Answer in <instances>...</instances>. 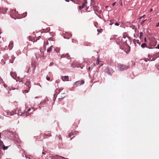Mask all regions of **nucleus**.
<instances>
[{
  "label": "nucleus",
  "mask_w": 159,
  "mask_h": 159,
  "mask_svg": "<svg viewBox=\"0 0 159 159\" xmlns=\"http://www.w3.org/2000/svg\"><path fill=\"white\" fill-rule=\"evenodd\" d=\"M117 67L119 70L120 71H123L128 69L129 68V66L119 64L118 65Z\"/></svg>",
  "instance_id": "nucleus-1"
},
{
  "label": "nucleus",
  "mask_w": 159,
  "mask_h": 159,
  "mask_svg": "<svg viewBox=\"0 0 159 159\" xmlns=\"http://www.w3.org/2000/svg\"><path fill=\"white\" fill-rule=\"evenodd\" d=\"M63 89H57L55 90V93L54 94V99H56V98L57 96V95L60 93H61L62 92Z\"/></svg>",
  "instance_id": "nucleus-2"
},
{
  "label": "nucleus",
  "mask_w": 159,
  "mask_h": 159,
  "mask_svg": "<svg viewBox=\"0 0 159 159\" xmlns=\"http://www.w3.org/2000/svg\"><path fill=\"white\" fill-rule=\"evenodd\" d=\"M104 71L110 75H111L114 72V70L112 68L108 67L106 68L104 70Z\"/></svg>",
  "instance_id": "nucleus-3"
},
{
  "label": "nucleus",
  "mask_w": 159,
  "mask_h": 159,
  "mask_svg": "<svg viewBox=\"0 0 159 159\" xmlns=\"http://www.w3.org/2000/svg\"><path fill=\"white\" fill-rule=\"evenodd\" d=\"M84 83V81L83 80L77 81L74 84V87H76L80 85L83 84Z\"/></svg>",
  "instance_id": "nucleus-4"
},
{
  "label": "nucleus",
  "mask_w": 159,
  "mask_h": 159,
  "mask_svg": "<svg viewBox=\"0 0 159 159\" xmlns=\"http://www.w3.org/2000/svg\"><path fill=\"white\" fill-rule=\"evenodd\" d=\"M157 43V41L155 39H153L149 43L150 45L151 46L154 47L155 46Z\"/></svg>",
  "instance_id": "nucleus-5"
},
{
  "label": "nucleus",
  "mask_w": 159,
  "mask_h": 159,
  "mask_svg": "<svg viewBox=\"0 0 159 159\" xmlns=\"http://www.w3.org/2000/svg\"><path fill=\"white\" fill-rule=\"evenodd\" d=\"M73 64L77 67H80L81 69L83 68V66L81 64L78 63L76 62H74L73 63Z\"/></svg>",
  "instance_id": "nucleus-6"
},
{
  "label": "nucleus",
  "mask_w": 159,
  "mask_h": 159,
  "mask_svg": "<svg viewBox=\"0 0 159 159\" xmlns=\"http://www.w3.org/2000/svg\"><path fill=\"white\" fill-rule=\"evenodd\" d=\"M25 85H26L28 88H27V89H28L29 90L30 89V88L31 86H30V81L29 80H27L26 81V82L25 84Z\"/></svg>",
  "instance_id": "nucleus-7"
},
{
  "label": "nucleus",
  "mask_w": 159,
  "mask_h": 159,
  "mask_svg": "<svg viewBox=\"0 0 159 159\" xmlns=\"http://www.w3.org/2000/svg\"><path fill=\"white\" fill-rule=\"evenodd\" d=\"M63 81H68L69 80V77L68 76H63L61 77Z\"/></svg>",
  "instance_id": "nucleus-8"
},
{
  "label": "nucleus",
  "mask_w": 159,
  "mask_h": 159,
  "mask_svg": "<svg viewBox=\"0 0 159 159\" xmlns=\"http://www.w3.org/2000/svg\"><path fill=\"white\" fill-rule=\"evenodd\" d=\"M87 3L86 1H84L83 3L82 4L81 6H80L79 7V9L80 10H81L84 7V6Z\"/></svg>",
  "instance_id": "nucleus-9"
},
{
  "label": "nucleus",
  "mask_w": 159,
  "mask_h": 159,
  "mask_svg": "<svg viewBox=\"0 0 159 159\" xmlns=\"http://www.w3.org/2000/svg\"><path fill=\"white\" fill-rule=\"evenodd\" d=\"M10 74L12 77L14 79H16V73L13 72H11L10 73Z\"/></svg>",
  "instance_id": "nucleus-10"
},
{
  "label": "nucleus",
  "mask_w": 159,
  "mask_h": 159,
  "mask_svg": "<svg viewBox=\"0 0 159 159\" xmlns=\"http://www.w3.org/2000/svg\"><path fill=\"white\" fill-rule=\"evenodd\" d=\"M72 36L70 34H68L67 33V35L66 34L64 36V37L65 39H69Z\"/></svg>",
  "instance_id": "nucleus-11"
},
{
  "label": "nucleus",
  "mask_w": 159,
  "mask_h": 159,
  "mask_svg": "<svg viewBox=\"0 0 159 159\" xmlns=\"http://www.w3.org/2000/svg\"><path fill=\"white\" fill-rule=\"evenodd\" d=\"M76 132L74 131L73 132H72L70 134L68 135V136L70 138L72 135H76Z\"/></svg>",
  "instance_id": "nucleus-12"
},
{
  "label": "nucleus",
  "mask_w": 159,
  "mask_h": 159,
  "mask_svg": "<svg viewBox=\"0 0 159 159\" xmlns=\"http://www.w3.org/2000/svg\"><path fill=\"white\" fill-rule=\"evenodd\" d=\"M148 57L149 59L148 61H152L155 60V59H154L153 57H152V56L150 54H148Z\"/></svg>",
  "instance_id": "nucleus-13"
},
{
  "label": "nucleus",
  "mask_w": 159,
  "mask_h": 159,
  "mask_svg": "<svg viewBox=\"0 0 159 159\" xmlns=\"http://www.w3.org/2000/svg\"><path fill=\"white\" fill-rule=\"evenodd\" d=\"M31 66L33 67V73L35 69L36 68V66L35 64L34 63H32L31 64Z\"/></svg>",
  "instance_id": "nucleus-14"
},
{
  "label": "nucleus",
  "mask_w": 159,
  "mask_h": 159,
  "mask_svg": "<svg viewBox=\"0 0 159 159\" xmlns=\"http://www.w3.org/2000/svg\"><path fill=\"white\" fill-rule=\"evenodd\" d=\"M29 39L30 41H32L34 42H35V38H34V37L30 36L29 37Z\"/></svg>",
  "instance_id": "nucleus-15"
},
{
  "label": "nucleus",
  "mask_w": 159,
  "mask_h": 159,
  "mask_svg": "<svg viewBox=\"0 0 159 159\" xmlns=\"http://www.w3.org/2000/svg\"><path fill=\"white\" fill-rule=\"evenodd\" d=\"M61 93L62 94L61 95V98H64L65 97V91H64V92L62 91Z\"/></svg>",
  "instance_id": "nucleus-16"
},
{
  "label": "nucleus",
  "mask_w": 159,
  "mask_h": 159,
  "mask_svg": "<svg viewBox=\"0 0 159 159\" xmlns=\"http://www.w3.org/2000/svg\"><path fill=\"white\" fill-rule=\"evenodd\" d=\"M13 43H10L9 46L8 47L9 48V49H12V48H13Z\"/></svg>",
  "instance_id": "nucleus-17"
},
{
  "label": "nucleus",
  "mask_w": 159,
  "mask_h": 159,
  "mask_svg": "<svg viewBox=\"0 0 159 159\" xmlns=\"http://www.w3.org/2000/svg\"><path fill=\"white\" fill-rule=\"evenodd\" d=\"M52 46H51L49 48H48L47 51L48 52H50L52 51Z\"/></svg>",
  "instance_id": "nucleus-18"
},
{
  "label": "nucleus",
  "mask_w": 159,
  "mask_h": 159,
  "mask_svg": "<svg viewBox=\"0 0 159 159\" xmlns=\"http://www.w3.org/2000/svg\"><path fill=\"white\" fill-rule=\"evenodd\" d=\"M16 79L17 81H19V82H23L22 80L21 79H20V78L19 77H17V78Z\"/></svg>",
  "instance_id": "nucleus-19"
},
{
  "label": "nucleus",
  "mask_w": 159,
  "mask_h": 159,
  "mask_svg": "<svg viewBox=\"0 0 159 159\" xmlns=\"http://www.w3.org/2000/svg\"><path fill=\"white\" fill-rule=\"evenodd\" d=\"M147 44L146 43H142L141 45V47L143 48H144L145 47H147L146 46Z\"/></svg>",
  "instance_id": "nucleus-20"
},
{
  "label": "nucleus",
  "mask_w": 159,
  "mask_h": 159,
  "mask_svg": "<svg viewBox=\"0 0 159 159\" xmlns=\"http://www.w3.org/2000/svg\"><path fill=\"white\" fill-rule=\"evenodd\" d=\"M27 15V12H25V13H24L23 14H22V17H25Z\"/></svg>",
  "instance_id": "nucleus-21"
},
{
  "label": "nucleus",
  "mask_w": 159,
  "mask_h": 159,
  "mask_svg": "<svg viewBox=\"0 0 159 159\" xmlns=\"http://www.w3.org/2000/svg\"><path fill=\"white\" fill-rule=\"evenodd\" d=\"M12 59H10L9 60V61L10 62V63H13V60L14 59V58L13 57H11Z\"/></svg>",
  "instance_id": "nucleus-22"
},
{
  "label": "nucleus",
  "mask_w": 159,
  "mask_h": 159,
  "mask_svg": "<svg viewBox=\"0 0 159 159\" xmlns=\"http://www.w3.org/2000/svg\"><path fill=\"white\" fill-rule=\"evenodd\" d=\"M115 20H114L113 19L112 20H111L110 21V23L109 24L110 25H112L114 23V21Z\"/></svg>",
  "instance_id": "nucleus-23"
},
{
  "label": "nucleus",
  "mask_w": 159,
  "mask_h": 159,
  "mask_svg": "<svg viewBox=\"0 0 159 159\" xmlns=\"http://www.w3.org/2000/svg\"><path fill=\"white\" fill-rule=\"evenodd\" d=\"M16 114L15 112V111H13L12 112H10V114L11 116H13L14 114Z\"/></svg>",
  "instance_id": "nucleus-24"
},
{
  "label": "nucleus",
  "mask_w": 159,
  "mask_h": 159,
  "mask_svg": "<svg viewBox=\"0 0 159 159\" xmlns=\"http://www.w3.org/2000/svg\"><path fill=\"white\" fill-rule=\"evenodd\" d=\"M3 145H4L3 144V142L2 141H0V146H2V147H3Z\"/></svg>",
  "instance_id": "nucleus-25"
},
{
  "label": "nucleus",
  "mask_w": 159,
  "mask_h": 159,
  "mask_svg": "<svg viewBox=\"0 0 159 159\" xmlns=\"http://www.w3.org/2000/svg\"><path fill=\"white\" fill-rule=\"evenodd\" d=\"M55 51L57 52H59L60 50V49L59 48H57L55 49Z\"/></svg>",
  "instance_id": "nucleus-26"
},
{
  "label": "nucleus",
  "mask_w": 159,
  "mask_h": 159,
  "mask_svg": "<svg viewBox=\"0 0 159 159\" xmlns=\"http://www.w3.org/2000/svg\"><path fill=\"white\" fill-rule=\"evenodd\" d=\"M3 149L4 150L7 149L8 148L7 146H5L4 145H3Z\"/></svg>",
  "instance_id": "nucleus-27"
},
{
  "label": "nucleus",
  "mask_w": 159,
  "mask_h": 159,
  "mask_svg": "<svg viewBox=\"0 0 159 159\" xmlns=\"http://www.w3.org/2000/svg\"><path fill=\"white\" fill-rule=\"evenodd\" d=\"M44 135H45L47 136L48 137H50L52 136L51 134L50 133H48L47 134H44Z\"/></svg>",
  "instance_id": "nucleus-28"
},
{
  "label": "nucleus",
  "mask_w": 159,
  "mask_h": 159,
  "mask_svg": "<svg viewBox=\"0 0 159 159\" xmlns=\"http://www.w3.org/2000/svg\"><path fill=\"white\" fill-rule=\"evenodd\" d=\"M155 57L156 58L159 57V52H158L156 54Z\"/></svg>",
  "instance_id": "nucleus-29"
},
{
  "label": "nucleus",
  "mask_w": 159,
  "mask_h": 159,
  "mask_svg": "<svg viewBox=\"0 0 159 159\" xmlns=\"http://www.w3.org/2000/svg\"><path fill=\"white\" fill-rule=\"evenodd\" d=\"M119 3L120 4L121 6H122V1L121 0H120L119 1Z\"/></svg>",
  "instance_id": "nucleus-30"
},
{
  "label": "nucleus",
  "mask_w": 159,
  "mask_h": 159,
  "mask_svg": "<svg viewBox=\"0 0 159 159\" xmlns=\"http://www.w3.org/2000/svg\"><path fill=\"white\" fill-rule=\"evenodd\" d=\"M40 38V36H39L37 37L36 39H35V42H36L38 40H39V39Z\"/></svg>",
  "instance_id": "nucleus-31"
},
{
  "label": "nucleus",
  "mask_w": 159,
  "mask_h": 159,
  "mask_svg": "<svg viewBox=\"0 0 159 159\" xmlns=\"http://www.w3.org/2000/svg\"><path fill=\"white\" fill-rule=\"evenodd\" d=\"M99 62H100V61H99V58H98L97 61V63H96L97 64H98L99 63Z\"/></svg>",
  "instance_id": "nucleus-32"
},
{
  "label": "nucleus",
  "mask_w": 159,
  "mask_h": 159,
  "mask_svg": "<svg viewBox=\"0 0 159 159\" xmlns=\"http://www.w3.org/2000/svg\"><path fill=\"white\" fill-rule=\"evenodd\" d=\"M68 107V104H66V105H64V108L65 109H66V108H67Z\"/></svg>",
  "instance_id": "nucleus-33"
},
{
  "label": "nucleus",
  "mask_w": 159,
  "mask_h": 159,
  "mask_svg": "<svg viewBox=\"0 0 159 159\" xmlns=\"http://www.w3.org/2000/svg\"><path fill=\"white\" fill-rule=\"evenodd\" d=\"M26 114V113H22L21 114H19V115H20L21 116H24Z\"/></svg>",
  "instance_id": "nucleus-34"
},
{
  "label": "nucleus",
  "mask_w": 159,
  "mask_h": 159,
  "mask_svg": "<svg viewBox=\"0 0 159 159\" xmlns=\"http://www.w3.org/2000/svg\"><path fill=\"white\" fill-rule=\"evenodd\" d=\"M58 138L60 139H62V138L61 137V135H59L58 136Z\"/></svg>",
  "instance_id": "nucleus-35"
},
{
  "label": "nucleus",
  "mask_w": 159,
  "mask_h": 159,
  "mask_svg": "<svg viewBox=\"0 0 159 159\" xmlns=\"http://www.w3.org/2000/svg\"><path fill=\"white\" fill-rule=\"evenodd\" d=\"M68 59H69V55L68 54H66V55L65 56Z\"/></svg>",
  "instance_id": "nucleus-36"
},
{
  "label": "nucleus",
  "mask_w": 159,
  "mask_h": 159,
  "mask_svg": "<svg viewBox=\"0 0 159 159\" xmlns=\"http://www.w3.org/2000/svg\"><path fill=\"white\" fill-rule=\"evenodd\" d=\"M46 79L48 80H50V78L48 76H46Z\"/></svg>",
  "instance_id": "nucleus-37"
},
{
  "label": "nucleus",
  "mask_w": 159,
  "mask_h": 159,
  "mask_svg": "<svg viewBox=\"0 0 159 159\" xmlns=\"http://www.w3.org/2000/svg\"><path fill=\"white\" fill-rule=\"evenodd\" d=\"M148 59H149L148 58H145L144 59V60L145 61H148Z\"/></svg>",
  "instance_id": "nucleus-38"
},
{
  "label": "nucleus",
  "mask_w": 159,
  "mask_h": 159,
  "mask_svg": "<svg viewBox=\"0 0 159 159\" xmlns=\"http://www.w3.org/2000/svg\"><path fill=\"white\" fill-rule=\"evenodd\" d=\"M156 26L157 27H158L159 26V22L156 24Z\"/></svg>",
  "instance_id": "nucleus-39"
},
{
  "label": "nucleus",
  "mask_w": 159,
  "mask_h": 159,
  "mask_svg": "<svg viewBox=\"0 0 159 159\" xmlns=\"http://www.w3.org/2000/svg\"><path fill=\"white\" fill-rule=\"evenodd\" d=\"M29 90H25L24 91V92L25 93H27L28 92Z\"/></svg>",
  "instance_id": "nucleus-40"
},
{
  "label": "nucleus",
  "mask_w": 159,
  "mask_h": 159,
  "mask_svg": "<svg viewBox=\"0 0 159 159\" xmlns=\"http://www.w3.org/2000/svg\"><path fill=\"white\" fill-rule=\"evenodd\" d=\"M116 4V2H113L112 4V7H113Z\"/></svg>",
  "instance_id": "nucleus-41"
},
{
  "label": "nucleus",
  "mask_w": 159,
  "mask_h": 159,
  "mask_svg": "<svg viewBox=\"0 0 159 159\" xmlns=\"http://www.w3.org/2000/svg\"><path fill=\"white\" fill-rule=\"evenodd\" d=\"M146 20H143L142 21V22L141 23V24H143V23H144L145 21Z\"/></svg>",
  "instance_id": "nucleus-42"
},
{
  "label": "nucleus",
  "mask_w": 159,
  "mask_h": 159,
  "mask_svg": "<svg viewBox=\"0 0 159 159\" xmlns=\"http://www.w3.org/2000/svg\"><path fill=\"white\" fill-rule=\"evenodd\" d=\"M53 62H51L50 63L49 66H51L52 65H53Z\"/></svg>",
  "instance_id": "nucleus-43"
},
{
  "label": "nucleus",
  "mask_w": 159,
  "mask_h": 159,
  "mask_svg": "<svg viewBox=\"0 0 159 159\" xmlns=\"http://www.w3.org/2000/svg\"><path fill=\"white\" fill-rule=\"evenodd\" d=\"M115 25H117V26H119V24L117 23V22H116L115 24Z\"/></svg>",
  "instance_id": "nucleus-44"
},
{
  "label": "nucleus",
  "mask_w": 159,
  "mask_h": 159,
  "mask_svg": "<svg viewBox=\"0 0 159 159\" xmlns=\"http://www.w3.org/2000/svg\"><path fill=\"white\" fill-rule=\"evenodd\" d=\"M156 48L159 49V45L158 44L157 46L156 47Z\"/></svg>",
  "instance_id": "nucleus-45"
},
{
  "label": "nucleus",
  "mask_w": 159,
  "mask_h": 159,
  "mask_svg": "<svg viewBox=\"0 0 159 159\" xmlns=\"http://www.w3.org/2000/svg\"><path fill=\"white\" fill-rule=\"evenodd\" d=\"M64 57H65V56L64 55H62L61 56V58Z\"/></svg>",
  "instance_id": "nucleus-46"
},
{
  "label": "nucleus",
  "mask_w": 159,
  "mask_h": 159,
  "mask_svg": "<svg viewBox=\"0 0 159 159\" xmlns=\"http://www.w3.org/2000/svg\"><path fill=\"white\" fill-rule=\"evenodd\" d=\"M45 44H46V45H48V41H47V42H46Z\"/></svg>",
  "instance_id": "nucleus-47"
},
{
  "label": "nucleus",
  "mask_w": 159,
  "mask_h": 159,
  "mask_svg": "<svg viewBox=\"0 0 159 159\" xmlns=\"http://www.w3.org/2000/svg\"><path fill=\"white\" fill-rule=\"evenodd\" d=\"M144 16H144H141L140 18V19H141Z\"/></svg>",
  "instance_id": "nucleus-48"
},
{
  "label": "nucleus",
  "mask_w": 159,
  "mask_h": 159,
  "mask_svg": "<svg viewBox=\"0 0 159 159\" xmlns=\"http://www.w3.org/2000/svg\"><path fill=\"white\" fill-rule=\"evenodd\" d=\"M144 41L145 42H147V40H146V38H145L144 39Z\"/></svg>",
  "instance_id": "nucleus-49"
},
{
  "label": "nucleus",
  "mask_w": 159,
  "mask_h": 159,
  "mask_svg": "<svg viewBox=\"0 0 159 159\" xmlns=\"http://www.w3.org/2000/svg\"><path fill=\"white\" fill-rule=\"evenodd\" d=\"M97 31L99 32H100L101 31V30L99 29H98Z\"/></svg>",
  "instance_id": "nucleus-50"
},
{
  "label": "nucleus",
  "mask_w": 159,
  "mask_h": 159,
  "mask_svg": "<svg viewBox=\"0 0 159 159\" xmlns=\"http://www.w3.org/2000/svg\"><path fill=\"white\" fill-rule=\"evenodd\" d=\"M153 10H152V8H151L150 10V12H151Z\"/></svg>",
  "instance_id": "nucleus-51"
},
{
  "label": "nucleus",
  "mask_w": 159,
  "mask_h": 159,
  "mask_svg": "<svg viewBox=\"0 0 159 159\" xmlns=\"http://www.w3.org/2000/svg\"><path fill=\"white\" fill-rule=\"evenodd\" d=\"M7 10V9H5V12L4 13H3V12H2V13H5V12H6V11Z\"/></svg>",
  "instance_id": "nucleus-52"
},
{
  "label": "nucleus",
  "mask_w": 159,
  "mask_h": 159,
  "mask_svg": "<svg viewBox=\"0 0 159 159\" xmlns=\"http://www.w3.org/2000/svg\"><path fill=\"white\" fill-rule=\"evenodd\" d=\"M31 110V109L30 108H29L28 109V111H30Z\"/></svg>",
  "instance_id": "nucleus-53"
},
{
  "label": "nucleus",
  "mask_w": 159,
  "mask_h": 159,
  "mask_svg": "<svg viewBox=\"0 0 159 159\" xmlns=\"http://www.w3.org/2000/svg\"><path fill=\"white\" fill-rule=\"evenodd\" d=\"M93 67H94L95 66V64L94 63H93Z\"/></svg>",
  "instance_id": "nucleus-54"
},
{
  "label": "nucleus",
  "mask_w": 159,
  "mask_h": 159,
  "mask_svg": "<svg viewBox=\"0 0 159 159\" xmlns=\"http://www.w3.org/2000/svg\"><path fill=\"white\" fill-rule=\"evenodd\" d=\"M90 67H89L88 68L89 71L90 70Z\"/></svg>",
  "instance_id": "nucleus-55"
},
{
  "label": "nucleus",
  "mask_w": 159,
  "mask_h": 159,
  "mask_svg": "<svg viewBox=\"0 0 159 159\" xmlns=\"http://www.w3.org/2000/svg\"><path fill=\"white\" fill-rule=\"evenodd\" d=\"M67 2H69V0H65Z\"/></svg>",
  "instance_id": "nucleus-56"
},
{
  "label": "nucleus",
  "mask_w": 159,
  "mask_h": 159,
  "mask_svg": "<svg viewBox=\"0 0 159 159\" xmlns=\"http://www.w3.org/2000/svg\"><path fill=\"white\" fill-rule=\"evenodd\" d=\"M10 133H11L13 135V133L12 131L10 132Z\"/></svg>",
  "instance_id": "nucleus-57"
},
{
  "label": "nucleus",
  "mask_w": 159,
  "mask_h": 159,
  "mask_svg": "<svg viewBox=\"0 0 159 159\" xmlns=\"http://www.w3.org/2000/svg\"><path fill=\"white\" fill-rule=\"evenodd\" d=\"M4 87H6V86H7L6 84H4Z\"/></svg>",
  "instance_id": "nucleus-58"
},
{
  "label": "nucleus",
  "mask_w": 159,
  "mask_h": 159,
  "mask_svg": "<svg viewBox=\"0 0 159 159\" xmlns=\"http://www.w3.org/2000/svg\"><path fill=\"white\" fill-rule=\"evenodd\" d=\"M59 101H61V99H60V98H59Z\"/></svg>",
  "instance_id": "nucleus-59"
},
{
  "label": "nucleus",
  "mask_w": 159,
  "mask_h": 159,
  "mask_svg": "<svg viewBox=\"0 0 159 159\" xmlns=\"http://www.w3.org/2000/svg\"><path fill=\"white\" fill-rule=\"evenodd\" d=\"M9 115V113L7 112V115Z\"/></svg>",
  "instance_id": "nucleus-60"
},
{
  "label": "nucleus",
  "mask_w": 159,
  "mask_h": 159,
  "mask_svg": "<svg viewBox=\"0 0 159 159\" xmlns=\"http://www.w3.org/2000/svg\"><path fill=\"white\" fill-rule=\"evenodd\" d=\"M2 10V9H0V12H2V11H1V10Z\"/></svg>",
  "instance_id": "nucleus-61"
},
{
  "label": "nucleus",
  "mask_w": 159,
  "mask_h": 159,
  "mask_svg": "<svg viewBox=\"0 0 159 159\" xmlns=\"http://www.w3.org/2000/svg\"><path fill=\"white\" fill-rule=\"evenodd\" d=\"M42 153H43V154H44V152H42Z\"/></svg>",
  "instance_id": "nucleus-62"
},
{
  "label": "nucleus",
  "mask_w": 159,
  "mask_h": 159,
  "mask_svg": "<svg viewBox=\"0 0 159 159\" xmlns=\"http://www.w3.org/2000/svg\"><path fill=\"white\" fill-rule=\"evenodd\" d=\"M14 11L15 12H16V10H15V11Z\"/></svg>",
  "instance_id": "nucleus-63"
},
{
  "label": "nucleus",
  "mask_w": 159,
  "mask_h": 159,
  "mask_svg": "<svg viewBox=\"0 0 159 159\" xmlns=\"http://www.w3.org/2000/svg\"><path fill=\"white\" fill-rule=\"evenodd\" d=\"M143 34V33H142V32H141V33H140V34Z\"/></svg>",
  "instance_id": "nucleus-64"
}]
</instances>
